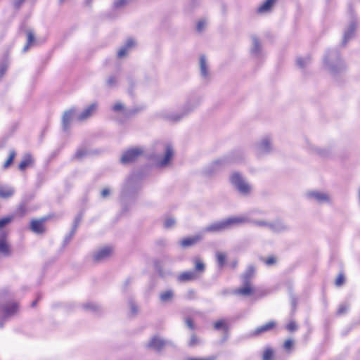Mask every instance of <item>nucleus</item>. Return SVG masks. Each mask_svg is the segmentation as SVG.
<instances>
[{"mask_svg":"<svg viewBox=\"0 0 360 360\" xmlns=\"http://www.w3.org/2000/svg\"><path fill=\"white\" fill-rule=\"evenodd\" d=\"M229 181L233 188L241 195L248 196L252 191V185L239 172L231 174Z\"/></svg>","mask_w":360,"mask_h":360,"instance_id":"1","label":"nucleus"},{"mask_svg":"<svg viewBox=\"0 0 360 360\" xmlns=\"http://www.w3.org/2000/svg\"><path fill=\"white\" fill-rule=\"evenodd\" d=\"M113 253L111 246H102L98 248L92 253V257L95 261H101L109 257Z\"/></svg>","mask_w":360,"mask_h":360,"instance_id":"2","label":"nucleus"},{"mask_svg":"<svg viewBox=\"0 0 360 360\" xmlns=\"http://www.w3.org/2000/svg\"><path fill=\"white\" fill-rule=\"evenodd\" d=\"M272 149L271 140L266 137L262 139L255 146V152L259 156L269 153Z\"/></svg>","mask_w":360,"mask_h":360,"instance_id":"3","label":"nucleus"},{"mask_svg":"<svg viewBox=\"0 0 360 360\" xmlns=\"http://www.w3.org/2000/svg\"><path fill=\"white\" fill-rule=\"evenodd\" d=\"M142 150L140 148H132L126 151L121 158L122 163L127 164L130 163L136 160L139 156L142 155Z\"/></svg>","mask_w":360,"mask_h":360,"instance_id":"4","label":"nucleus"},{"mask_svg":"<svg viewBox=\"0 0 360 360\" xmlns=\"http://www.w3.org/2000/svg\"><path fill=\"white\" fill-rule=\"evenodd\" d=\"M174 155L173 148L170 145L165 146V154L163 157H160L157 160L156 164L160 167L167 165L172 159Z\"/></svg>","mask_w":360,"mask_h":360,"instance_id":"5","label":"nucleus"},{"mask_svg":"<svg viewBox=\"0 0 360 360\" xmlns=\"http://www.w3.org/2000/svg\"><path fill=\"white\" fill-rule=\"evenodd\" d=\"M307 197L318 202H328L330 200V198L328 194L316 191L308 192Z\"/></svg>","mask_w":360,"mask_h":360,"instance_id":"6","label":"nucleus"},{"mask_svg":"<svg viewBox=\"0 0 360 360\" xmlns=\"http://www.w3.org/2000/svg\"><path fill=\"white\" fill-rule=\"evenodd\" d=\"M252 223L247 215L233 216L227 218L222 225H231L234 224H249Z\"/></svg>","mask_w":360,"mask_h":360,"instance_id":"7","label":"nucleus"},{"mask_svg":"<svg viewBox=\"0 0 360 360\" xmlns=\"http://www.w3.org/2000/svg\"><path fill=\"white\" fill-rule=\"evenodd\" d=\"M96 109L97 107L96 104L89 105L77 116V119L82 121L89 118L96 112Z\"/></svg>","mask_w":360,"mask_h":360,"instance_id":"8","label":"nucleus"},{"mask_svg":"<svg viewBox=\"0 0 360 360\" xmlns=\"http://www.w3.org/2000/svg\"><path fill=\"white\" fill-rule=\"evenodd\" d=\"M136 45V42L134 39H129L127 41L124 46L121 47L117 52V56L119 58L124 57L129 51Z\"/></svg>","mask_w":360,"mask_h":360,"instance_id":"9","label":"nucleus"},{"mask_svg":"<svg viewBox=\"0 0 360 360\" xmlns=\"http://www.w3.org/2000/svg\"><path fill=\"white\" fill-rule=\"evenodd\" d=\"M200 70L201 76L204 78H207L210 75L209 67L207 60L205 56L200 57Z\"/></svg>","mask_w":360,"mask_h":360,"instance_id":"10","label":"nucleus"},{"mask_svg":"<svg viewBox=\"0 0 360 360\" xmlns=\"http://www.w3.org/2000/svg\"><path fill=\"white\" fill-rule=\"evenodd\" d=\"M276 0H266L262 4H261L258 8L257 12L261 14H264L269 12Z\"/></svg>","mask_w":360,"mask_h":360,"instance_id":"11","label":"nucleus"},{"mask_svg":"<svg viewBox=\"0 0 360 360\" xmlns=\"http://www.w3.org/2000/svg\"><path fill=\"white\" fill-rule=\"evenodd\" d=\"M14 189L11 186L0 185V197L2 198H8L14 193Z\"/></svg>","mask_w":360,"mask_h":360,"instance_id":"12","label":"nucleus"},{"mask_svg":"<svg viewBox=\"0 0 360 360\" xmlns=\"http://www.w3.org/2000/svg\"><path fill=\"white\" fill-rule=\"evenodd\" d=\"M20 217V215L17 213L8 214L0 219V225L18 222L17 219Z\"/></svg>","mask_w":360,"mask_h":360,"instance_id":"13","label":"nucleus"},{"mask_svg":"<svg viewBox=\"0 0 360 360\" xmlns=\"http://www.w3.org/2000/svg\"><path fill=\"white\" fill-rule=\"evenodd\" d=\"M255 288L249 283L245 284L238 290V293L243 296H250L255 294Z\"/></svg>","mask_w":360,"mask_h":360,"instance_id":"14","label":"nucleus"},{"mask_svg":"<svg viewBox=\"0 0 360 360\" xmlns=\"http://www.w3.org/2000/svg\"><path fill=\"white\" fill-rule=\"evenodd\" d=\"M11 253L9 245L5 240H0V256L6 257Z\"/></svg>","mask_w":360,"mask_h":360,"instance_id":"15","label":"nucleus"},{"mask_svg":"<svg viewBox=\"0 0 360 360\" xmlns=\"http://www.w3.org/2000/svg\"><path fill=\"white\" fill-rule=\"evenodd\" d=\"M75 114V111L73 110H70L68 111L65 112L63 116V125L64 128H67L68 124L70 123L71 120L73 118Z\"/></svg>","mask_w":360,"mask_h":360,"instance_id":"16","label":"nucleus"},{"mask_svg":"<svg viewBox=\"0 0 360 360\" xmlns=\"http://www.w3.org/2000/svg\"><path fill=\"white\" fill-rule=\"evenodd\" d=\"M252 47L251 49V53L255 56H257L261 51V46L258 39L255 37L252 38Z\"/></svg>","mask_w":360,"mask_h":360,"instance_id":"17","label":"nucleus"},{"mask_svg":"<svg viewBox=\"0 0 360 360\" xmlns=\"http://www.w3.org/2000/svg\"><path fill=\"white\" fill-rule=\"evenodd\" d=\"M32 163V158L30 155H26L24 156L22 160L20 162L19 165V169L20 170L25 169L27 167L31 165Z\"/></svg>","mask_w":360,"mask_h":360,"instance_id":"18","label":"nucleus"},{"mask_svg":"<svg viewBox=\"0 0 360 360\" xmlns=\"http://www.w3.org/2000/svg\"><path fill=\"white\" fill-rule=\"evenodd\" d=\"M174 294L171 290H166L160 293V298L162 302H166L172 299Z\"/></svg>","mask_w":360,"mask_h":360,"instance_id":"19","label":"nucleus"},{"mask_svg":"<svg viewBox=\"0 0 360 360\" xmlns=\"http://www.w3.org/2000/svg\"><path fill=\"white\" fill-rule=\"evenodd\" d=\"M49 217H40V218H38V219H34L31 221V224L30 225H33V226H35V225H41L44 223H48V222H51L49 221Z\"/></svg>","mask_w":360,"mask_h":360,"instance_id":"20","label":"nucleus"},{"mask_svg":"<svg viewBox=\"0 0 360 360\" xmlns=\"http://www.w3.org/2000/svg\"><path fill=\"white\" fill-rule=\"evenodd\" d=\"M187 112H180V113L169 115L168 120L173 121V122L179 121L181 119H182L186 115Z\"/></svg>","mask_w":360,"mask_h":360,"instance_id":"21","label":"nucleus"},{"mask_svg":"<svg viewBox=\"0 0 360 360\" xmlns=\"http://www.w3.org/2000/svg\"><path fill=\"white\" fill-rule=\"evenodd\" d=\"M15 157V152L14 150L10 151L9 157L8 160L4 162V167L8 168L13 162L14 158Z\"/></svg>","mask_w":360,"mask_h":360,"instance_id":"22","label":"nucleus"},{"mask_svg":"<svg viewBox=\"0 0 360 360\" xmlns=\"http://www.w3.org/2000/svg\"><path fill=\"white\" fill-rule=\"evenodd\" d=\"M112 110L116 112H123L125 108L121 102L117 101L112 105Z\"/></svg>","mask_w":360,"mask_h":360,"instance_id":"23","label":"nucleus"},{"mask_svg":"<svg viewBox=\"0 0 360 360\" xmlns=\"http://www.w3.org/2000/svg\"><path fill=\"white\" fill-rule=\"evenodd\" d=\"M27 44L25 46L24 51H26L28 49V46L32 44L34 41V34L31 31H28L27 33Z\"/></svg>","mask_w":360,"mask_h":360,"instance_id":"24","label":"nucleus"},{"mask_svg":"<svg viewBox=\"0 0 360 360\" xmlns=\"http://www.w3.org/2000/svg\"><path fill=\"white\" fill-rule=\"evenodd\" d=\"M30 231L34 234H40L44 231V226H29Z\"/></svg>","mask_w":360,"mask_h":360,"instance_id":"25","label":"nucleus"},{"mask_svg":"<svg viewBox=\"0 0 360 360\" xmlns=\"http://www.w3.org/2000/svg\"><path fill=\"white\" fill-rule=\"evenodd\" d=\"M354 30H355V27H354V25H351L347 30V31L345 32V36H344V39L345 40L346 39H348L349 38H350L352 35V34L354 33Z\"/></svg>","mask_w":360,"mask_h":360,"instance_id":"26","label":"nucleus"},{"mask_svg":"<svg viewBox=\"0 0 360 360\" xmlns=\"http://www.w3.org/2000/svg\"><path fill=\"white\" fill-rule=\"evenodd\" d=\"M207 25V22L205 20H200L197 22L196 29L198 32H202Z\"/></svg>","mask_w":360,"mask_h":360,"instance_id":"27","label":"nucleus"},{"mask_svg":"<svg viewBox=\"0 0 360 360\" xmlns=\"http://www.w3.org/2000/svg\"><path fill=\"white\" fill-rule=\"evenodd\" d=\"M277 259L275 256L270 255L264 259V262L267 265H272L276 263Z\"/></svg>","mask_w":360,"mask_h":360,"instance_id":"28","label":"nucleus"},{"mask_svg":"<svg viewBox=\"0 0 360 360\" xmlns=\"http://www.w3.org/2000/svg\"><path fill=\"white\" fill-rule=\"evenodd\" d=\"M345 278L342 274H338L335 278V283L337 286H340L344 283Z\"/></svg>","mask_w":360,"mask_h":360,"instance_id":"29","label":"nucleus"},{"mask_svg":"<svg viewBox=\"0 0 360 360\" xmlns=\"http://www.w3.org/2000/svg\"><path fill=\"white\" fill-rule=\"evenodd\" d=\"M226 258V254L223 252H219L217 255V259L219 264H223Z\"/></svg>","mask_w":360,"mask_h":360,"instance_id":"30","label":"nucleus"},{"mask_svg":"<svg viewBox=\"0 0 360 360\" xmlns=\"http://www.w3.org/2000/svg\"><path fill=\"white\" fill-rule=\"evenodd\" d=\"M132 1L133 0H117L115 2V6L117 8H120V7H122V6L127 4L128 3H129Z\"/></svg>","mask_w":360,"mask_h":360,"instance_id":"31","label":"nucleus"},{"mask_svg":"<svg viewBox=\"0 0 360 360\" xmlns=\"http://www.w3.org/2000/svg\"><path fill=\"white\" fill-rule=\"evenodd\" d=\"M176 222V219L174 217H173L172 216H167L165 217V225H172L174 224H175Z\"/></svg>","mask_w":360,"mask_h":360,"instance_id":"32","label":"nucleus"},{"mask_svg":"<svg viewBox=\"0 0 360 360\" xmlns=\"http://www.w3.org/2000/svg\"><path fill=\"white\" fill-rule=\"evenodd\" d=\"M275 326V323L273 322V321H270L269 323H267L266 324H265L264 326H263L262 327V331H265V330H268L269 329H271L274 328V326Z\"/></svg>","mask_w":360,"mask_h":360,"instance_id":"33","label":"nucleus"},{"mask_svg":"<svg viewBox=\"0 0 360 360\" xmlns=\"http://www.w3.org/2000/svg\"><path fill=\"white\" fill-rule=\"evenodd\" d=\"M272 352L270 350H266L264 354V360H270L271 356H272Z\"/></svg>","mask_w":360,"mask_h":360,"instance_id":"34","label":"nucleus"},{"mask_svg":"<svg viewBox=\"0 0 360 360\" xmlns=\"http://www.w3.org/2000/svg\"><path fill=\"white\" fill-rule=\"evenodd\" d=\"M195 269L199 270V271H201L204 269V264L202 262L200 261H198L196 262L195 263Z\"/></svg>","mask_w":360,"mask_h":360,"instance_id":"35","label":"nucleus"},{"mask_svg":"<svg viewBox=\"0 0 360 360\" xmlns=\"http://www.w3.org/2000/svg\"><path fill=\"white\" fill-rule=\"evenodd\" d=\"M293 345V342L291 340H288L284 342V347L286 349H290Z\"/></svg>","mask_w":360,"mask_h":360,"instance_id":"36","label":"nucleus"},{"mask_svg":"<svg viewBox=\"0 0 360 360\" xmlns=\"http://www.w3.org/2000/svg\"><path fill=\"white\" fill-rule=\"evenodd\" d=\"M181 278L184 280L191 279L193 278V275L191 273H186L182 274Z\"/></svg>","mask_w":360,"mask_h":360,"instance_id":"37","label":"nucleus"},{"mask_svg":"<svg viewBox=\"0 0 360 360\" xmlns=\"http://www.w3.org/2000/svg\"><path fill=\"white\" fill-rule=\"evenodd\" d=\"M110 191L108 188H104L101 191V195L103 197H106L110 194Z\"/></svg>","mask_w":360,"mask_h":360,"instance_id":"38","label":"nucleus"},{"mask_svg":"<svg viewBox=\"0 0 360 360\" xmlns=\"http://www.w3.org/2000/svg\"><path fill=\"white\" fill-rule=\"evenodd\" d=\"M314 150V151H315L316 153H318V154H319V155H326V152H325L324 150H321V149H319V148H315Z\"/></svg>","mask_w":360,"mask_h":360,"instance_id":"39","label":"nucleus"},{"mask_svg":"<svg viewBox=\"0 0 360 360\" xmlns=\"http://www.w3.org/2000/svg\"><path fill=\"white\" fill-rule=\"evenodd\" d=\"M116 78L115 77H110L108 79L107 82L109 85H112L114 83L116 82Z\"/></svg>","mask_w":360,"mask_h":360,"instance_id":"40","label":"nucleus"},{"mask_svg":"<svg viewBox=\"0 0 360 360\" xmlns=\"http://www.w3.org/2000/svg\"><path fill=\"white\" fill-rule=\"evenodd\" d=\"M223 325H224V322H223V321H218V322H216V323H214V326H215L216 328H219V327H221V326H223Z\"/></svg>","mask_w":360,"mask_h":360,"instance_id":"41","label":"nucleus"},{"mask_svg":"<svg viewBox=\"0 0 360 360\" xmlns=\"http://www.w3.org/2000/svg\"><path fill=\"white\" fill-rule=\"evenodd\" d=\"M76 155L78 158H81L82 156V154H81L80 151H77V153H76Z\"/></svg>","mask_w":360,"mask_h":360,"instance_id":"42","label":"nucleus"},{"mask_svg":"<svg viewBox=\"0 0 360 360\" xmlns=\"http://www.w3.org/2000/svg\"><path fill=\"white\" fill-rule=\"evenodd\" d=\"M288 327L290 328V329H292V328H295V326L292 325V324H290V325H288Z\"/></svg>","mask_w":360,"mask_h":360,"instance_id":"43","label":"nucleus"},{"mask_svg":"<svg viewBox=\"0 0 360 360\" xmlns=\"http://www.w3.org/2000/svg\"><path fill=\"white\" fill-rule=\"evenodd\" d=\"M219 162H215L213 163V165L214 166L215 165H217Z\"/></svg>","mask_w":360,"mask_h":360,"instance_id":"44","label":"nucleus"}]
</instances>
